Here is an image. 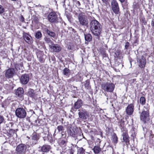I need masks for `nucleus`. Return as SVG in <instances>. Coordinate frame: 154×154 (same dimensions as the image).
Returning a JSON list of instances; mask_svg holds the SVG:
<instances>
[{
	"label": "nucleus",
	"instance_id": "1",
	"mask_svg": "<svg viewBox=\"0 0 154 154\" xmlns=\"http://www.w3.org/2000/svg\"><path fill=\"white\" fill-rule=\"evenodd\" d=\"M90 28L92 33L95 35L98 36L101 32L100 24L96 20L91 21L90 23Z\"/></svg>",
	"mask_w": 154,
	"mask_h": 154
},
{
	"label": "nucleus",
	"instance_id": "2",
	"mask_svg": "<svg viewBox=\"0 0 154 154\" xmlns=\"http://www.w3.org/2000/svg\"><path fill=\"white\" fill-rule=\"evenodd\" d=\"M78 18L80 24L83 26L87 25L88 23L87 16L83 13H79L78 16Z\"/></svg>",
	"mask_w": 154,
	"mask_h": 154
},
{
	"label": "nucleus",
	"instance_id": "3",
	"mask_svg": "<svg viewBox=\"0 0 154 154\" xmlns=\"http://www.w3.org/2000/svg\"><path fill=\"white\" fill-rule=\"evenodd\" d=\"M15 115L18 118L23 119L25 118L26 115L25 110L22 108H18L15 110Z\"/></svg>",
	"mask_w": 154,
	"mask_h": 154
},
{
	"label": "nucleus",
	"instance_id": "4",
	"mask_svg": "<svg viewBox=\"0 0 154 154\" xmlns=\"http://www.w3.org/2000/svg\"><path fill=\"white\" fill-rule=\"evenodd\" d=\"M69 134L72 137H76L77 139H79V137L81 136L80 132L75 128H70L68 131ZM83 136H82V137Z\"/></svg>",
	"mask_w": 154,
	"mask_h": 154
},
{
	"label": "nucleus",
	"instance_id": "5",
	"mask_svg": "<svg viewBox=\"0 0 154 154\" xmlns=\"http://www.w3.org/2000/svg\"><path fill=\"white\" fill-rule=\"evenodd\" d=\"M102 88L105 91L107 92L112 91L114 88V85L113 84L109 83H106L105 84H102Z\"/></svg>",
	"mask_w": 154,
	"mask_h": 154
},
{
	"label": "nucleus",
	"instance_id": "6",
	"mask_svg": "<svg viewBox=\"0 0 154 154\" xmlns=\"http://www.w3.org/2000/svg\"><path fill=\"white\" fill-rule=\"evenodd\" d=\"M48 18L49 21L52 23H57L58 22L57 15L54 12H51L49 14Z\"/></svg>",
	"mask_w": 154,
	"mask_h": 154
},
{
	"label": "nucleus",
	"instance_id": "7",
	"mask_svg": "<svg viewBox=\"0 0 154 154\" xmlns=\"http://www.w3.org/2000/svg\"><path fill=\"white\" fill-rule=\"evenodd\" d=\"M79 112L78 113V115L80 118L83 119H85L89 117V114L86 110L82 109L79 110Z\"/></svg>",
	"mask_w": 154,
	"mask_h": 154
},
{
	"label": "nucleus",
	"instance_id": "8",
	"mask_svg": "<svg viewBox=\"0 0 154 154\" xmlns=\"http://www.w3.org/2000/svg\"><path fill=\"white\" fill-rule=\"evenodd\" d=\"M140 118L141 121L144 123H146L149 120V112L147 111H143L141 112Z\"/></svg>",
	"mask_w": 154,
	"mask_h": 154
},
{
	"label": "nucleus",
	"instance_id": "9",
	"mask_svg": "<svg viewBox=\"0 0 154 154\" xmlns=\"http://www.w3.org/2000/svg\"><path fill=\"white\" fill-rule=\"evenodd\" d=\"M26 146L24 144H21L19 145L16 147V151L18 154H24L25 152Z\"/></svg>",
	"mask_w": 154,
	"mask_h": 154
},
{
	"label": "nucleus",
	"instance_id": "10",
	"mask_svg": "<svg viewBox=\"0 0 154 154\" xmlns=\"http://www.w3.org/2000/svg\"><path fill=\"white\" fill-rule=\"evenodd\" d=\"M15 73V70L14 68H9L5 70V76L7 78H11L13 76Z\"/></svg>",
	"mask_w": 154,
	"mask_h": 154
},
{
	"label": "nucleus",
	"instance_id": "11",
	"mask_svg": "<svg viewBox=\"0 0 154 154\" xmlns=\"http://www.w3.org/2000/svg\"><path fill=\"white\" fill-rule=\"evenodd\" d=\"M111 6L113 11L116 14H118L119 11V8L117 1L113 0L111 2Z\"/></svg>",
	"mask_w": 154,
	"mask_h": 154
},
{
	"label": "nucleus",
	"instance_id": "12",
	"mask_svg": "<svg viewBox=\"0 0 154 154\" xmlns=\"http://www.w3.org/2000/svg\"><path fill=\"white\" fill-rule=\"evenodd\" d=\"M23 37L25 42L29 44H31L33 42L32 37L26 33H24L23 34Z\"/></svg>",
	"mask_w": 154,
	"mask_h": 154
},
{
	"label": "nucleus",
	"instance_id": "13",
	"mask_svg": "<svg viewBox=\"0 0 154 154\" xmlns=\"http://www.w3.org/2000/svg\"><path fill=\"white\" fill-rule=\"evenodd\" d=\"M134 106L133 104H130L128 105L126 109L127 114L128 115L132 114L134 111Z\"/></svg>",
	"mask_w": 154,
	"mask_h": 154
},
{
	"label": "nucleus",
	"instance_id": "14",
	"mask_svg": "<svg viewBox=\"0 0 154 154\" xmlns=\"http://www.w3.org/2000/svg\"><path fill=\"white\" fill-rule=\"evenodd\" d=\"M29 80V76L26 74L22 75L20 79V81L21 83L23 84H26Z\"/></svg>",
	"mask_w": 154,
	"mask_h": 154
},
{
	"label": "nucleus",
	"instance_id": "15",
	"mask_svg": "<svg viewBox=\"0 0 154 154\" xmlns=\"http://www.w3.org/2000/svg\"><path fill=\"white\" fill-rule=\"evenodd\" d=\"M49 47L51 50L55 52H58L61 49V47L58 45L53 44L50 45Z\"/></svg>",
	"mask_w": 154,
	"mask_h": 154
},
{
	"label": "nucleus",
	"instance_id": "16",
	"mask_svg": "<svg viewBox=\"0 0 154 154\" xmlns=\"http://www.w3.org/2000/svg\"><path fill=\"white\" fill-rule=\"evenodd\" d=\"M32 141L31 142L32 145H34L37 143L39 137L38 135L35 134H33L32 136Z\"/></svg>",
	"mask_w": 154,
	"mask_h": 154
},
{
	"label": "nucleus",
	"instance_id": "17",
	"mask_svg": "<svg viewBox=\"0 0 154 154\" xmlns=\"http://www.w3.org/2000/svg\"><path fill=\"white\" fill-rule=\"evenodd\" d=\"M28 95L32 98L35 99L37 96V94L33 90L29 89L27 92Z\"/></svg>",
	"mask_w": 154,
	"mask_h": 154
},
{
	"label": "nucleus",
	"instance_id": "18",
	"mask_svg": "<svg viewBox=\"0 0 154 154\" xmlns=\"http://www.w3.org/2000/svg\"><path fill=\"white\" fill-rule=\"evenodd\" d=\"M23 93V89L21 88H18L15 92L16 94L20 97H21L22 96Z\"/></svg>",
	"mask_w": 154,
	"mask_h": 154
},
{
	"label": "nucleus",
	"instance_id": "19",
	"mask_svg": "<svg viewBox=\"0 0 154 154\" xmlns=\"http://www.w3.org/2000/svg\"><path fill=\"white\" fill-rule=\"evenodd\" d=\"M51 149V146L45 144L43 145L41 148V151L43 152H47Z\"/></svg>",
	"mask_w": 154,
	"mask_h": 154
},
{
	"label": "nucleus",
	"instance_id": "20",
	"mask_svg": "<svg viewBox=\"0 0 154 154\" xmlns=\"http://www.w3.org/2000/svg\"><path fill=\"white\" fill-rule=\"evenodd\" d=\"M82 101L81 100H78L74 104V107L75 109H78L80 108L82 104Z\"/></svg>",
	"mask_w": 154,
	"mask_h": 154
},
{
	"label": "nucleus",
	"instance_id": "21",
	"mask_svg": "<svg viewBox=\"0 0 154 154\" xmlns=\"http://www.w3.org/2000/svg\"><path fill=\"white\" fill-rule=\"evenodd\" d=\"M85 43L88 44L89 42L91 41L92 37L91 35L90 34H85Z\"/></svg>",
	"mask_w": 154,
	"mask_h": 154
},
{
	"label": "nucleus",
	"instance_id": "22",
	"mask_svg": "<svg viewBox=\"0 0 154 154\" xmlns=\"http://www.w3.org/2000/svg\"><path fill=\"white\" fill-rule=\"evenodd\" d=\"M123 138L124 141L126 143V145L129 143V137L126 132H123Z\"/></svg>",
	"mask_w": 154,
	"mask_h": 154
},
{
	"label": "nucleus",
	"instance_id": "23",
	"mask_svg": "<svg viewBox=\"0 0 154 154\" xmlns=\"http://www.w3.org/2000/svg\"><path fill=\"white\" fill-rule=\"evenodd\" d=\"M139 66L141 68L145 67L146 64V59L143 56H142L141 59L139 60Z\"/></svg>",
	"mask_w": 154,
	"mask_h": 154
},
{
	"label": "nucleus",
	"instance_id": "24",
	"mask_svg": "<svg viewBox=\"0 0 154 154\" xmlns=\"http://www.w3.org/2000/svg\"><path fill=\"white\" fill-rule=\"evenodd\" d=\"M93 150L95 154L99 153L101 151V149L100 147L98 146H94Z\"/></svg>",
	"mask_w": 154,
	"mask_h": 154
},
{
	"label": "nucleus",
	"instance_id": "25",
	"mask_svg": "<svg viewBox=\"0 0 154 154\" xmlns=\"http://www.w3.org/2000/svg\"><path fill=\"white\" fill-rule=\"evenodd\" d=\"M45 31L47 34L50 36H51V37L53 38H55L56 35V34L54 32L50 31L48 30V29H46Z\"/></svg>",
	"mask_w": 154,
	"mask_h": 154
},
{
	"label": "nucleus",
	"instance_id": "26",
	"mask_svg": "<svg viewBox=\"0 0 154 154\" xmlns=\"http://www.w3.org/2000/svg\"><path fill=\"white\" fill-rule=\"evenodd\" d=\"M67 142V139L64 140H61V142H60V145H61L63 147L64 149H66L65 146H66Z\"/></svg>",
	"mask_w": 154,
	"mask_h": 154
},
{
	"label": "nucleus",
	"instance_id": "27",
	"mask_svg": "<svg viewBox=\"0 0 154 154\" xmlns=\"http://www.w3.org/2000/svg\"><path fill=\"white\" fill-rule=\"evenodd\" d=\"M69 72V69L67 68H66L63 70V73L64 75L67 76Z\"/></svg>",
	"mask_w": 154,
	"mask_h": 154
},
{
	"label": "nucleus",
	"instance_id": "28",
	"mask_svg": "<svg viewBox=\"0 0 154 154\" xmlns=\"http://www.w3.org/2000/svg\"><path fill=\"white\" fill-rule=\"evenodd\" d=\"M35 37L37 39H39L42 37V34L41 32L38 31L35 33Z\"/></svg>",
	"mask_w": 154,
	"mask_h": 154
},
{
	"label": "nucleus",
	"instance_id": "29",
	"mask_svg": "<svg viewBox=\"0 0 154 154\" xmlns=\"http://www.w3.org/2000/svg\"><path fill=\"white\" fill-rule=\"evenodd\" d=\"M146 100L145 98L143 97H141L140 99V103L142 105L144 104L145 103Z\"/></svg>",
	"mask_w": 154,
	"mask_h": 154
},
{
	"label": "nucleus",
	"instance_id": "30",
	"mask_svg": "<svg viewBox=\"0 0 154 154\" xmlns=\"http://www.w3.org/2000/svg\"><path fill=\"white\" fill-rule=\"evenodd\" d=\"M44 39L48 43L52 44V42L51 38L49 37H46L44 38Z\"/></svg>",
	"mask_w": 154,
	"mask_h": 154
},
{
	"label": "nucleus",
	"instance_id": "31",
	"mask_svg": "<svg viewBox=\"0 0 154 154\" xmlns=\"http://www.w3.org/2000/svg\"><path fill=\"white\" fill-rule=\"evenodd\" d=\"M85 150L82 148H79L78 149V152L80 154H84Z\"/></svg>",
	"mask_w": 154,
	"mask_h": 154
},
{
	"label": "nucleus",
	"instance_id": "32",
	"mask_svg": "<svg viewBox=\"0 0 154 154\" xmlns=\"http://www.w3.org/2000/svg\"><path fill=\"white\" fill-rule=\"evenodd\" d=\"M89 85L90 82L88 80L86 81L85 84V88L87 89H88L90 88Z\"/></svg>",
	"mask_w": 154,
	"mask_h": 154
},
{
	"label": "nucleus",
	"instance_id": "33",
	"mask_svg": "<svg viewBox=\"0 0 154 154\" xmlns=\"http://www.w3.org/2000/svg\"><path fill=\"white\" fill-rule=\"evenodd\" d=\"M73 3L75 5L77 6H79L80 5V2L77 0H73Z\"/></svg>",
	"mask_w": 154,
	"mask_h": 154
},
{
	"label": "nucleus",
	"instance_id": "34",
	"mask_svg": "<svg viewBox=\"0 0 154 154\" xmlns=\"http://www.w3.org/2000/svg\"><path fill=\"white\" fill-rule=\"evenodd\" d=\"M5 11V8L4 7L0 5V14H3Z\"/></svg>",
	"mask_w": 154,
	"mask_h": 154
},
{
	"label": "nucleus",
	"instance_id": "35",
	"mask_svg": "<svg viewBox=\"0 0 154 154\" xmlns=\"http://www.w3.org/2000/svg\"><path fill=\"white\" fill-rule=\"evenodd\" d=\"M57 129L59 131H60L63 130V127L61 125L57 127Z\"/></svg>",
	"mask_w": 154,
	"mask_h": 154
},
{
	"label": "nucleus",
	"instance_id": "36",
	"mask_svg": "<svg viewBox=\"0 0 154 154\" xmlns=\"http://www.w3.org/2000/svg\"><path fill=\"white\" fill-rule=\"evenodd\" d=\"M4 120V119L3 117L2 116H0V124L3 122Z\"/></svg>",
	"mask_w": 154,
	"mask_h": 154
},
{
	"label": "nucleus",
	"instance_id": "37",
	"mask_svg": "<svg viewBox=\"0 0 154 154\" xmlns=\"http://www.w3.org/2000/svg\"><path fill=\"white\" fill-rule=\"evenodd\" d=\"M149 106L148 105L144 106V109H144V111H146L149 112Z\"/></svg>",
	"mask_w": 154,
	"mask_h": 154
},
{
	"label": "nucleus",
	"instance_id": "38",
	"mask_svg": "<svg viewBox=\"0 0 154 154\" xmlns=\"http://www.w3.org/2000/svg\"><path fill=\"white\" fill-rule=\"evenodd\" d=\"M113 141L115 143H117V138L116 136H114L113 138Z\"/></svg>",
	"mask_w": 154,
	"mask_h": 154
},
{
	"label": "nucleus",
	"instance_id": "39",
	"mask_svg": "<svg viewBox=\"0 0 154 154\" xmlns=\"http://www.w3.org/2000/svg\"><path fill=\"white\" fill-rule=\"evenodd\" d=\"M129 42H127L126 43L125 45V48L126 49H127L128 48V47L129 46Z\"/></svg>",
	"mask_w": 154,
	"mask_h": 154
},
{
	"label": "nucleus",
	"instance_id": "40",
	"mask_svg": "<svg viewBox=\"0 0 154 154\" xmlns=\"http://www.w3.org/2000/svg\"><path fill=\"white\" fill-rule=\"evenodd\" d=\"M151 25L152 26L154 27V19H153L152 20L151 22Z\"/></svg>",
	"mask_w": 154,
	"mask_h": 154
},
{
	"label": "nucleus",
	"instance_id": "41",
	"mask_svg": "<svg viewBox=\"0 0 154 154\" xmlns=\"http://www.w3.org/2000/svg\"><path fill=\"white\" fill-rule=\"evenodd\" d=\"M119 1L121 3H122L125 1V0H119Z\"/></svg>",
	"mask_w": 154,
	"mask_h": 154
},
{
	"label": "nucleus",
	"instance_id": "42",
	"mask_svg": "<svg viewBox=\"0 0 154 154\" xmlns=\"http://www.w3.org/2000/svg\"><path fill=\"white\" fill-rule=\"evenodd\" d=\"M102 0L103 2L106 3L107 2V1L108 0Z\"/></svg>",
	"mask_w": 154,
	"mask_h": 154
},
{
	"label": "nucleus",
	"instance_id": "43",
	"mask_svg": "<svg viewBox=\"0 0 154 154\" xmlns=\"http://www.w3.org/2000/svg\"><path fill=\"white\" fill-rule=\"evenodd\" d=\"M61 134L62 136H63L64 135L63 134V133H61Z\"/></svg>",
	"mask_w": 154,
	"mask_h": 154
},
{
	"label": "nucleus",
	"instance_id": "44",
	"mask_svg": "<svg viewBox=\"0 0 154 154\" xmlns=\"http://www.w3.org/2000/svg\"><path fill=\"white\" fill-rule=\"evenodd\" d=\"M66 137V136L65 135V136H64V137Z\"/></svg>",
	"mask_w": 154,
	"mask_h": 154
}]
</instances>
